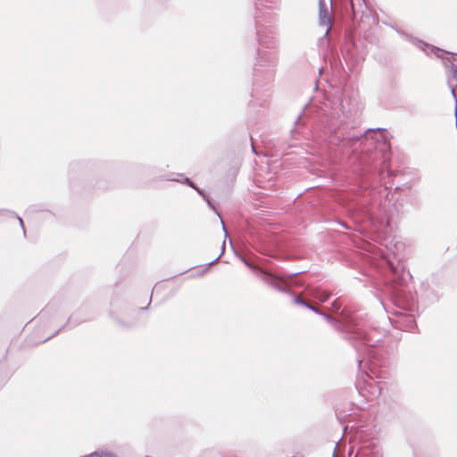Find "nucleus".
Here are the masks:
<instances>
[{
	"label": "nucleus",
	"mask_w": 457,
	"mask_h": 457,
	"mask_svg": "<svg viewBox=\"0 0 457 457\" xmlns=\"http://www.w3.org/2000/svg\"><path fill=\"white\" fill-rule=\"evenodd\" d=\"M362 109L359 93L351 87H345L332 102L328 130L329 143L352 152L350 168L356 179L369 187L374 182H384L393 172L386 167L389 145L381 135V129H362L355 120Z\"/></svg>",
	"instance_id": "obj_1"
},
{
	"label": "nucleus",
	"mask_w": 457,
	"mask_h": 457,
	"mask_svg": "<svg viewBox=\"0 0 457 457\" xmlns=\"http://www.w3.org/2000/svg\"><path fill=\"white\" fill-rule=\"evenodd\" d=\"M280 0H255V28L258 40L256 61L253 67L255 82L264 75L268 81L274 76L278 63L277 29L271 25L278 20Z\"/></svg>",
	"instance_id": "obj_2"
},
{
	"label": "nucleus",
	"mask_w": 457,
	"mask_h": 457,
	"mask_svg": "<svg viewBox=\"0 0 457 457\" xmlns=\"http://www.w3.org/2000/svg\"><path fill=\"white\" fill-rule=\"evenodd\" d=\"M320 316L329 323H335L336 328L345 333L349 340H356L360 343V345H354L359 369L361 370L363 365L369 369V371L363 370L366 377L370 379L378 378L375 369L378 363L375 347L381 341V334L374 329L361 314L346 316L342 321H336L331 315L323 312Z\"/></svg>",
	"instance_id": "obj_3"
},
{
	"label": "nucleus",
	"mask_w": 457,
	"mask_h": 457,
	"mask_svg": "<svg viewBox=\"0 0 457 457\" xmlns=\"http://www.w3.org/2000/svg\"><path fill=\"white\" fill-rule=\"evenodd\" d=\"M402 35L405 36L404 33H401ZM406 37L409 38V40L417 47L423 50L426 54L432 55L434 54L436 58L442 59L444 62V64L446 67L451 68V71L453 72V76L448 79V86L451 90V93L453 95V97L454 98L455 102L457 103V66L453 63V61L456 59V55L453 53L447 52L445 50H443L439 47H436L432 45H428L422 40H420L418 38L409 37L406 35Z\"/></svg>",
	"instance_id": "obj_4"
},
{
	"label": "nucleus",
	"mask_w": 457,
	"mask_h": 457,
	"mask_svg": "<svg viewBox=\"0 0 457 457\" xmlns=\"http://www.w3.org/2000/svg\"><path fill=\"white\" fill-rule=\"evenodd\" d=\"M241 261L245 266L254 271L256 276L268 287L280 293H289L288 285L285 278L253 264L245 257H241Z\"/></svg>",
	"instance_id": "obj_5"
},
{
	"label": "nucleus",
	"mask_w": 457,
	"mask_h": 457,
	"mask_svg": "<svg viewBox=\"0 0 457 457\" xmlns=\"http://www.w3.org/2000/svg\"><path fill=\"white\" fill-rule=\"evenodd\" d=\"M394 303L398 311L412 312L416 310V297L402 286L394 289Z\"/></svg>",
	"instance_id": "obj_6"
},
{
	"label": "nucleus",
	"mask_w": 457,
	"mask_h": 457,
	"mask_svg": "<svg viewBox=\"0 0 457 457\" xmlns=\"http://www.w3.org/2000/svg\"><path fill=\"white\" fill-rule=\"evenodd\" d=\"M145 309H147V307L124 311L120 315L114 313L113 311H110L109 315L120 328H131L137 324L139 312Z\"/></svg>",
	"instance_id": "obj_7"
},
{
	"label": "nucleus",
	"mask_w": 457,
	"mask_h": 457,
	"mask_svg": "<svg viewBox=\"0 0 457 457\" xmlns=\"http://www.w3.org/2000/svg\"><path fill=\"white\" fill-rule=\"evenodd\" d=\"M406 312L395 311L393 312L396 319L393 321L394 326L402 330H412L416 324L413 314H407Z\"/></svg>",
	"instance_id": "obj_8"
},
{
	"label": "nucleus",
	"mask_w": 457,
	"mask_h": 457,
	"mask_svg": "<svg viewBox=\"0 0 457 457\" xmlns=\"http://www.w3.org/2000/svg\"><path fill=\"white\" fill-rule=\"evenodd\" d=\"M350 3L353 20L369 15V9L365 0H350Z\"/></svg>",
	"instance_id": "obj_9"
},
{
	"label": "nucleus",
	"mask_w": 457,
	"mask_h": 457,
	"mask_svg": "<svg viewBox=\"0 0 457 457\" xmlns=\"http://www.w3.org/2000/svg\"><path fill=\"white\" fill-rule=\"evenodd\" d=\"M319 20L321 26H327L326 34L331 29V18L325 0L319 1Z\"/></svg>",
	"instance_id": "obj_10"
},
{
	"label": "nucleus",
	"mask_w": 457,
	"mask_h": 457,
	"mask_svg": "<svg viewBox=\"0 0 457 457\" xmlns=\"http://www.w3.org/2000/svg\"><path fill=\"white\" fill-rule=\"evenodd\" d=\"M299 272H295V273H292V274H288V275H285V276H281V277L285 278V279H286V281H287V283L288 285L289 293H287V294L292 295V299H293L294 303L298 304V305H302V306L306 307L307 309H309V308H311V303L309 301L303 299L301 295H293L291 293V290H290L291 280Z\"/></svg>",
	"instance_id": "obj_11"
},
{
	"label": "nucleus",
	"mask_w": 457,
	"mask_h": 457,
	"mask_svg": "<svg viewBox=\"0 0 457 457\" xmlns=\"http://www.w3.org/2000/svg\"><path fill=\"white\" fill-rule=\"evenodd\" d=\"M312 296L316 297L322 303H325L329 298V294L320 288H314L312 290Z\"/></svg>",
	"instance_id": "obj_12"
},
{
	"label": "nucleus",
	"mask_w": 457,
	"mask_h": 457,
	"mask_svg": "<svg viewBox=\"0 0 457 457\" xmlns=\"http://www.w3.org/2000/svg\"><path fill=\"white\" fill-rule=\"evenodd\" d=\"M204 201L207 203L208 206L213 210L215 212V213L219 216L220 220V222H221V225H222V229L224 231V235L225 237H228V231L226 229V227H225V224H224V221L220 216V214L219 213V212L217 211V209L215 208L214 204L212 203L211 199L209 196H207Z\"/></svg>",
	"instance_id": "obj_13"
},
{
	"label": "nucleus",
	"mask_w": 457,
	"mask_h": 457,
	"mask_svg": "<svg viewBox=\"0 0 457 457\" xmlns=\"http://www.w3.org/2000/svg\"><path fill=\"white\" fill-rule=\"evenodd\" d=\"M178 177H181L184 180V183L192 187L193 189L196 188V185L189 178L184 176L182 173H177Z\"/></svg>",
	"instance_id": "obj_14"
},
{
	"label": "nucleus",
	"mask_w": 457,
	"mask_h": 457,
	"mask_svg": "<svg viewBox=\"0 0 457 457\" xmlns=\"http://www.w3.org/2000/svg\"><path fill=\"white\" fill-rule=\"evenodd\" d=\"M165 179L170 180V181H178V182L184 183L183 179L181 177H178L177 174H171V175L166 177Z\"/></svg>",
	"instance_id": "obj_15"
},
{
	"label": "nucleus",
	"mask_w": 457,
	"mask_h": 457,
	"mask_svg": "<svg viewBox=\"0 0 457 457\" xmlns=\"http://www.w3.org/2000/svg\"><path fill=\"white\" fill-rule=\"evenodd\" d=\"M224 249H225V241L222 244V249H221V253H220V255L217 258H215L213 261L208 262L207 263V267L212 266V264H214L220 258V256L223 254ZM207 269L208 268H205L204 271L207 270Z\"/></svg>",
	"instance_id": "obj_16"
},
{
	"label": "nucleus",
	"mask_w": 457,
	"mask_h": 457,
	"mask_svg": "<svg viewBox=\"0 0 457 457\" xmlns=\"http://www.w3.org/2000/svg\"><path fill=\"white\" fill-rule=\"evenodd\" d=\"M12 213L15 215V217L19 220V223H20V225H21V227L22 228L23 234L25 235L26 234V230H25V228H24V223H23L22 219L19 215L15 214L14 212H12Z\"/></svg>",
	"instance_id": "obj_17"
},
{
	"label": "nucleus",
	"mask_w": 457,
	"mask_h": 457,
	"mask_svg": "<svg viewBox=\"0 0 457 457\" xmlns=\"http://www.w3.org/2000/svg\"><path fill=\"white\" fill-rule=\"evenodd\" d=\"M195 190L197 192V194L199 195H201L203 197V199L204 200L208 195L204 192V190H202L201 188H199L198 187H196V188H195Z\"/></svg>",
	"instance_id": "obj_18"
},
{
	"label": "nucleus",
	"mask_w": 457,
	"mask_h": 457,
	"mask_svg": "<svg viewBox=\"0 0 457 457\" xmlns=\"http://www.w3.org/2000/svg\"><path fill=\"white\" fill-rule=\"evenodd\" d=\"M195 190L197 192V194L199 195H201L203 197V199L204 200L208 195L204 192V190H202L201 188H199L198 187H196V188H195Z\"/></svg>",
	"instance_id": "obj_19"
},
{
	"label": "nucleus",
	"mask_w": 457,
	"mask_h": 457,
	"mask_svg": "<svg viewBox=\"0 0 457 457\" xmlns=\"http://www.w3.org/2000/svg\"><path fill=\"white\" fill-rule=\"evenodd\" d=\"M309 310L312 311L313 312L320 315V313H322V311H320L319 308L315 307L313 304L311 303V308Z\"/></svg>",
	"instance_id": "obj_20"
},
{
	"label": "nucleus",
	"mask_w": 457,
	"mask_h": 457,
	"mask_svg": "<svg viewBox=\"0 0 457 457\" xmlns=\"http://www.w3.org/2000/svg\"><path fill=\"white\" fill-rule=\"evenodd\" d=\"M309 310L312 311L313 312L320 315V313H322V311H320L319 308L315 307L313 304L311 303V308Z\"/></svg>",
	"instance_id": "obj_21"
},
{
	"label": "nucleus",
	"mask_w": 457,
	"mask_h": 457,
	"mask_svg": "<svg viewBox=\"0 0 457 457\" xmlns=\"http://www.w3.org/2000/svg\"><path fill=\"white\" fill-rule=\"evenodd\" d=\"M62 328L57 329L53 335L51 336H48L47 337H46L44 340H42V342H46L47 340H49L50 338H52L53 337H54Z\"/></svg>",
	"instance_id": "obj_22"
},
{
	"label": "nucleus",
	"mask_w": 457,
	"mask_h": 457,
	"mask_svg": "<svg viewBox=\"0 0 457 457\" xmlns=\"http://www.w3.org/2000/svg\"><path fill=\"white\" fill-rule=\"evenodd\" d=\"M364 218H367L369 220L372 219L371 214L368 211L364 212Z\"/></svg>",
	"instance_id": "obj_23"
},
{
	"label": "nucleus",
	"mask_w": 457,
	"mask_h": 457,
	"mask_svg": "<svg viewBox=\"0 0 457 457\" xmlns=\"http://www.w3.org/2000/svg\"><path fill=\"white\" fill-rule=\"evenodd\" d=\"M332 305H333V308L336 310H339V308H340V306L337 304V301H334Z\"/></svg>",
	"instance_id": "obj_24"
},
{
	"label": "nucleus",
	"mask_w": 457,
	"mask_h": 457,
	"mask_svg": "<svg viewBox=\"0 0 457 457\" xmlns=\"http://www.w3.org/2000/svg\"><path fill=\"white\" fill-rule=\"evenodd\" d=\"M302 115H303V112H302V113H300V114L298 115V117H297L296 120L295 121V125H297V124L299 123V121H300V120H301V118H302Z\"/></svg>",
	"instance_id": "obj_25"
},
{
	"label": "nucleus",
	"mask_w": 457,
	"mask_h": 457,
	"mask_svg": "<svg viewBox=\"0 0 457 457\" xmlns=\"http://www.w3.org/2000/svg\"><path fill=\"white\" fill-rule=\"evenodd\" d=\"M48 308H49V307H46L45 310H43V311L40 312L39 316H40V317H44V315H45V314H46V312H47Z\"/></svg>",
	"instance_id": "obj_26"
},
{
	"label": "nucleus",
	"mask_w": 457,
	"mask_h": 457,
	"mask_svg": "<svg viewBox=\"0 0 457 457\" xmlns=\"http://www.w3.org/2000/svg\"><path fill=\"white\" fill-rule=\"evenodd\" d=\"M339 224L345 228H349V227L345 222H339Z\"/></svg>",
	"instance_id": "obj_27"
},
{
	"label": "nucleus",
	"mask_w": 457,
	"mask_h": 457,
	"mask_svg": "<svg viewBox=\"0 0 457 457\" xmlns=\"http://www.w3.org/2000/svg\"><path fill=\"white\" fill-rule=\"evenodd\" d=\"M336 449H337V447H335V449H334L333 456H332V457H338V456L337 455V453H336Z\"/></svg>",
	"instance_id": "obj_28"
},
{
	"label": "nucleus",
	"mask_w": 457,
	"mask_h": 457,
	"mask_svg": "<svg viewBox=\"0 0 457 457\" xmlns=\"http://www.w3.org/2000/svg\"><path fill=\"white\" fill-rule=\"evenodd\" d=\"M73 319H74V316L70 317V320H68V322L73 321Z\"/></svg>",
	"instance_id": "obj_29"
},
{
	"label": "nucleus",
	"mask_w": 457,
	"mask_h": 457,
	"mask_svg": "<svg viewBox=\"0 0 457 457\" xmlns=\"http://www.w3.org/2000/svg\"><path fill=\"white\" fill-rule=\"evenodd\" d=\"M87 320H84V321H86ZM81 322H83V320H81ZM80 323V321H77L75 322V325H79Z\"/></svg>",
	"instance_id": "obj_30"
},
{
	"label": "nucleus",
	"mask_w": 457,
	"mask_h": 457,
	"mask_svg": "<svg viewBox=\"0 0 457 457\" xmlns=\"http://www.w3.org/2000/svg\"><path fill=\"white\" fill-rule=\"evenodd\" d=\"M252 148H253V152L256 154V151H255L253 145L252 146Z\"/></svg>",
	"instance_id": "obj_31"
}]
</instances>
